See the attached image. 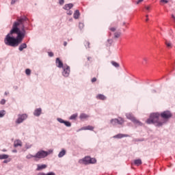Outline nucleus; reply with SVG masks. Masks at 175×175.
Segmentation results:
<instances>
[{"mask_svg":"<svg viewBox=\"0 0 175 175\" xmlns=\"http://www.w3.org/2000/svg\"><path fill=\"white\" fill-rule=\"evenodd\" d=\"M29 23V21L25 16L17 17L9 33L4 38L5 44L10 47H17L18 44L22 43L25 35H27L26 29H28L27 25H28Z\"/></svg>","mask_w":175,"mask_h":175,"instance_id":"f257e3e1","label":"nucleus"},{"mask_svg":"<svg viewBox=\"0 0 175 175\" xmlns=\"http://www.w3.org/2000/svg\"><path fill=\"white\" fill-rule=\"evenodd\" d=\"M173 117V113L169 110L159 113H151L150 118L146 120V124H154L156 126H163V124Z\"/></svg>","mask_w":175,"mask_h":175,"instance_id":"f03ea898","label":"nucleus"},{"mask_svg":"<svg viewBox=\"0 0 175 175\" xmlns=\"http://www.w3.org/2000/svg\"><path fill=\"white\" fill-rule=\"evenodd\" d=\"M53 152V150H49V151H45L43 150H39L36 154L35 158H37L38 159H43V158H46V157H49L50 154Z\"/></svg>","mask_w":175,"mask_h":175,"instance_id":"7ed1b4c3","label":"nucleus"},{"mask_svg":"<svg viewBox=\"0 0 175 175\" xmlns=\"http://www.w3.org/2000/svg\"><path fill=\"white\" fill-rule=\"evenodd\" d=\"M126 117L128 120H130V121H132L136 126H143V123L140 122L139 120H137L135 116H133V114L129 113H126Z\"/></svg>","mask_w":175,"mask_h":175,"instance_id":"20e7f679","label":"nucleus"},{"mask_svg":"<svg viewBox=\"0 0 175 175\" xmlns=\"http://www.w3.org/2000/svg\"><path fill=\"white\" fill-rule=\"evenodd\" d=\"M110 122L113 126H116V125H122L125 122V120H124V118L119 117L118 119H111Z\"/></svg>","mask_w":175,"mask_h":175,"instance_id":"39448f33","label":"nucleus"},{"mask_svg":"<svg viewBox=\"0 0 175 175\" xmlns=\"http://www.w3.org/2000/svg\"><path fill=\"white\" fill-rule=\"evenodd\" d=\"M62 69H63L62 76H64V77H69V75H70V66L64 64V66L62 67Z\"/></svg>","mask_w":175,"mask_h":175,"instance_id":"423d86ee","label":"nucleus"},{"mask_svg":"<svg viewBox=\"0 0 175 175\" xmlns=\"http://www.w3.org/2000/svg\"><path fill=\"white\" fill-rule=\"evenodd\" d=\"M28 118V116L26 113L18 114V118L16 120V124H21L25 121V119Z\"/></svg>","mask_w":175,"mask_h":175,"instance_id":"0eeeda50","label":"nucleus"},{"mask_svg":"<svg viewBox=\"0 0 175 175\" xmlns=\"http://www.w3.org/2000/svg\"><path fill=\"white\" fill-rule=\"evenodd\" d=\"M57 120L58 121V122H60V124H64V125L66 126H68V127H70L72 126V123H70V122L69 121H66V120H64L62 118H58L57 119Z\"/></svg>","mask_w":175,"mask_h":175,"instance_id":"6e6552de","label":"nucleus"},{"mask_svg":"<svg viewBox=\"0 0 175 175\" xmlns=\"http://www.w3.org/2000/svg\"><path fill=\"white\" fill-rule=\"evenodd\" d=\"M55 65L57 68H59L60 69L65 66V65H64V63L62 62V60L59 59V57L56 58Z\"/></svg>","mask_w":175,"mask_h":175,"instance_id":"1a4fd4ad","label":"nucleus"},{"mask_svg":"<svg viewBox=\"0 0 175 175\" xmlns=\"http://www.w3.org/2000/svg\"><path fill=\"white\" fill-rule=\"evenodd\" d=\"M90 157H85L83 159L79 160V163H83L84 165H90Z\"/></svg>","mask_w":175,"mask_h":175,"instance_id":"9d476101","label":"nucleus"},{"mask_svg":"<svg viewBox=\"0 0 175 175\" xmlns=\"http://www.w3.org/2000/svg\"><path fill=\"white\" fill-rule=\"evenodd\" d=\"M113 137V139H122V137H129V135L119 133L118 135H114Z\"/></svg>","mask_w":175,"mask_h":175,"instance_id":"9b49d317","label":"nucleus"},{"mask_svg":"<svg viewBox=\"0 0 175 175\" xmlns=\"http://www.w3.org/2000/svg\"><path fill=\"white\" fill-rule=\"evenodd\" d=\"M40 114H42V108H38L34 110L33 116H35V117H39Z\"/></svg>","mask_w":175,"mask_h":175,"instance_id":"f8f14e48","label":"nucleus"},{"mask_svg":"<svg viewBox=\"0 0 175 175\" xmlns=\"http://www.w3.org/2000/svg\"><path fill=\"white\" fill-rule=\"evenodd\" d=\"M73 6H74L73 3L65 4L64 6L63 7V9L64 10H70V9L73 8Z\"/></svg>","mask_w":175,"mask_h":175,"instance_id":"ddd939ff","label":"nucleus"},{"mask_svg":"<svg viewBox=\"0 0 175 175\" xmlns=\"http://www.w3.org/2000/svg\"><path fill=\"white\" fill-rule=\"evenodd\" d=\"M46 167H47V165L46 164L38 165L36 170L40 172V170H43V169H46Z\"/></svg>","mask_w":175,"mask_h":175,"instance_id":"4468645a","label":"nucleus"},{"mask_svg":"<svg viewBox=\"0 0 175 175\" xmlns=\"http://www.w3.org/2000/svg\"><path fill=\"white\" fill-rule=\"evenodd\" d=\"M23 146V142L20 139H17L14 142V147H21Z\"/></svg>","mask_w":175,"mask_h":175,"instance_id":"2eb2a0df","label":"nucleus"},{"mask_svg":"<svg viewBox=\"0 0 175 175\" xmlns=\"http://www.w3.org/2000/svg\"><path fill=\"white\" fill-rule=\"evenodd\" d=\"M81 131H94V126H84L81 129Z\"/></svg>","mask_w":175,"mask_h":175,"instance_id":"dca6fc26","label":"nucleus"},{"mask_svg":"<svg viewBox=\"0 0 175 175\" xmlns=\"http://www.w3.org/2000/svg\"><path fill=\"white\" fill-rule=\"evenodd\" d=\"M73 17L75 20H77V18H79V17H80V11L79 10H77L75 11Z\"/></svg>","mask_w":175,"mask_h":175,"instance_id":"f3484780","label":"nucleus"},{"mask_svg":"<svg viewBox=\"0 0 175 175\" xmlns=\"http://www.w3.org/2000/svg\"><path fill=\"white\" fill-rule=\"evenodd\" d=\"M27 44L24 42L19 46L18 50L19 51H23V50H24L25 49H27Z\"/></svg>","mask_w":175,"mask_h":175,"instance_id":"a211bd4d","label":"nucleus"},{"mask_svg":"<svg viewBox=\"0 0 175 175\" xmlns=\"http://www.w3.org/2000/svg\"><path fill=\"white\" fill-rule=\"evenodd\" d=\"M66 155V150L65 149H62L61 152L58 154V158H62V157Z\"/></svg>","mask_w":175,"mask_h":175,"instance_id":"6ab92c4d","label":"nucleus"},{"mask_svg":"<svg viewBox=\"0 0 175 175\" xmlns=\"http://www.w3.org/2000/svg\"><path fill=\"white\" fill-rule=\"evenodd\" d=\"M96 98L100 99V100H106V96L103 94H98Z\"/></svg>","mask_w":175,"mask_h":175,"instance_id":"aec40b11","label":"nucleus"},{"mask_svg":"<svg viewBox=\"0 0 175 175\" xmlns=\"http://www.w3.org/2000/svg\"><path fill=\"white\" fill-rule=\"evenodd\" d=\"M134 163L137 165V166H140V165H142V159H138L134 161Z\"/></svg>","mask_w":175,"mask_h":175,"instance_id":"412c9836","label":"nucleus"},{"mask_svg":"<svg viewBox=\"0 0 175 175\" xmlns=\"http://www.w3.org/2000/svg\"><path fill=\"white\" fill-rule=\"evenodd\" d=\"M79 118L81 120H85V118H88V115L85 114V113H81L79 116Z\"/></svg>","mask_w":175,"mask_h":175,"instance_id":"4be33fe9","label":"nucleus"},{"mask_svg":"<svg viewBox=\"0 0 175 175\" xmlns=\"http://www.w3.org/2000/svg\"><path fill=\"white\" fill-rule=\"evenodd\" d=\"M111 65L114 66L115 68H120V64L114 61L111 62Z\"/></svg>","mask_w":175,"mask_h":175,"instance_id":"5701e85b","label":"nucleus"},{"mask_svg":"<svg viewBox=\"0 0 175 175\" xmlns=\"http://www.w3.org/2000/svg\"><path fill=\"white\" fill-rule=\"evenodd\" d=\"M5 114H6V111L1 110L0 111V118H3V117H5Z\"/></svg>","mask_w":175,"mask_h":175,"instance_id":"b1692460","label":"nucleus"},{"mask_svg":"<svg viewBox=\"0 0 175 175\" xmlns=\"http://www.w3.org/2000/svg\"><path fill=\"white\" fill-rule=\"evenodd\" d=\"M144 138H134L133 139V142H144Z\"/></svg>","mask_w":175,"mask_h":175,"instance_id":"393cba45","label":"nucleus"},{"mask_svg":"<svg viewBox=\"0 0 175 175\" xmlns=\"http://www.w3.org/2000/svg\"><path fill=\"white\" fill-rule=\"evenodd\" d=\"M9 155L8 154H0V159H8Z\"/></svg>","mask_w":175,"mask_h":175,"instance_id":"a878e982","label":"nucleus"},{"mask_svg":"<svg viewBox=\"0 0 175 175\" xmlns=\"http://www.w3.org/2000/svg\"><path fill=\"white\" fill-rule=\"evenodd\" d=\"M77 118V113H74L70 117V120H76Z\"/></svg>","mask_w":175,"mask_h":175,"instance_id":"bb28decb","label":"nucleus"},{"mask_svg":"<svg viewBox=\"0 0 175 175\" xmlns=\"http://www.w3.org/2000/svg\"><path fill=\"white\" fill-rule=\"evenodd\" d=\"M91 163H96V159L90 157V164Z\"/></svg>","mask_w":175,"mask_h":175,"instance_id":"cd10ccee","label":"nucleus"},{"mask_svg":"<svg viewBox=\"0 0 175 175\" xmlns=\"http://www.w3.org/2000/svg\"><path fill=\"white\" fill-rule=\"evenodd\" d=\"M25 73H26V75H27V76H29V75H31V69L27 68L25 70Z\"/></svg>","mask_w":175,"mask_h":175,"instance_id":"c85d7f7f","label":"nucleus"},{"mask_svg":"<svg viewBox=\"0 0 175 175\" xmlns=\"http://www.w3.org/2000/svg\"><path fill=\"white\" fill-rule=\"evenodd\" d=\"M27 159H31V158H35V155H32L31 154H27L26 157Z\"/></svg>","mask_w":175,"mask_h":175,"instance_id":"c756f323","label":"nucleus"},{"mask_svg":"<svg viewBox=\"0 0 175 175\" xmlns=\"http://www.w3.org/2000/svg\"><path fill=\"white\" fill-rule=\"evenodd\" d=\"M79 29H83V28H84V23H79Z\"/></svg>","mask_w":175,"mask_h":175,"instance_id":"7c9ffc66","label":"nucleus"},{"mask_svg":"<svg viewBox=\"0 0 175 175\" xmlns=\"http://www.w3.org/2000/svg\"><path fill=\"white\" fill-rule=\"evenodd\" d=\"M115 38H118L119 36H121V33L120 32H116L114 33Z\"/></svg>","mask_w":175,"mask_h":175,"instance_id":"2f4dec72","label":"nucleus"},{"mask_svg":"<svg viewBox=\"0 0 175 175\" xmlns=\"http://www.w3.org/2000/svg\"><path fill=\"white\" fill-rule=\"evenodd\" d=\"M67 14L68 16H72V14H73V12L70 10H69L68 12H67Z\"/></svg>","mask_w":175,"mask_h":175,"instance_id":"473e14b6","label":"nucleus"},{"mask_svg":"<svg viewBox=\"0 0 175 175\" xmlns=\"http://www.w3.org/2000/svg\"><path fill=\"white\" fill-rule=\"evenodd\" d=\"M165 44L167 47H172V43L167 42V41H165Z\"/></svg>","mask_w":175,"mask_h":175,"instance_id":"72a5a7b5","label":"nucleus"},{"mask_svg":"<svg viewBox=\"0 0 175 175\" xmlns=\"http://www.w3.org/2000/svg\"><path fill=\"white\" fill-rule=\"evenodd\" d=\"M59 5H62L65 3V0H59Z\"/></svg>","mask_w":175,"mask_h":175,"instance_id":"f704fd0d","label":"nucleus"},{"mask_svg":"<svg viewBox=\"0 0 175 175\" xmlns=\"http://www.w3.org/2000/svg\"><path fill=\"white\" fill-rule=\"evenodd\" d=\"M1 105H5V103H6V100L5 99H1V100L0 101Z\"/></svg>","mask_w":175,"mask_h":175,"instance_id":"c9c22d12","label":"nucleus"},{"mask_svg":"<svg viewBox=\"0 0 175 175\" xmlns=\"http://www.w3.org/2000/svg\"><path fill=\"white\" fill-rule=\"evenodd\" d=\"M18 0H12L11 1V5H14Z\"/></svg>","mask_w":175,"mask_h":175,"instance_id":"e433bc0d","label":"nucleus"},{"mask_svg":"<svg viewBox=\"0 0 175 175\" xmlns=\"http://www.w3.org/2000/svg\"><path fill=\"white\" fill-rule=\"evenodd\" d=\"M49 57H54V53L53 52L48 53Z\"/></svg>","mask_w":175,"mask_h":175,"instance_id":"4c0bfd02","label":"nucleus"},{"mask_svg":"<svg viewBox=\"0 0 175 175\" xmlns=\"http://www.w3.org/2000/svg\"><path fill=\"white\" fill-rule=\"evenodd\" d=\"M46 175H55V173L51 172L46 174Z\"/></svg>","mask_w":175,"mask_h":175,"instance_id":"58836bf2","label":"nucleus"},{"mask_svg":"<svg viewBox=\"0 0 175 175\" xmlns=\"http://www.w3.org/2000/svg\"><path fill=\"white\" fill-rule=\"evenodd\" d=\"M108 43H109V46H111V44L113 43V40H108Z\"/></svg>","mask_w":175,"mask_h":175,"instance_id":"ea45409f","label":"nucleus"},{"mask_svg":"<svg viewBox=\"0 0 175 175\" xmlns=\"http://www.w3.org/2000/svg\"><path fill=\"white\" fill-rule=\"evenodd\" d=\"M85 43H86V44H85V47H87L88 46V49H90V42H86Z\"/></svg>","mask_w":175,"mask_h":175,"instance_id":"a19ab883","label":"nucleus"},{"mask_svg":"<svg viewBox=\"0 0 175 175\" xmlns=\"http://www.w3.org/2000/svg\"><path fill=\"white\" fill-rule=\"evenodd\" d=\"M161 2H163L164 3H167L169 1L167 0H161Z\"/></svg>","mask_w":175,"mask_h":175,"instance_id":"79ce46f5","label":"nucleus"},{"mask_svg":"<svg viewBox=\"0 0 175 175\" xmlns=\"http://www.w3.org/2000/svg\"><path fill=\"white\" fill-rule=\"evenodd\" d=\"M110 31H111L112 32H114L116 31V27H111L110 29Z\"/></svg>","mask_w":175,"mask_h":175,"instance_id":"37998d69","label":"nucleus"},{"mask_svg":"<svg viewBox=\"0 0 175 175\" xmlns=\"http://www.w3.org/2000/svg\"><path fill=\"white\" fill-rule=\"evenodd\" d=\"M95 81H96V78L94 77V78L92 79V83H95Z\"/></svg>","mask_w":175,"mask_h":175,"instance_id":"c03bdc74","label":"nucleus"},{"mask_svg":"<svg viewBox=\"0 0 175 175\" xmlns=\"http://www.w3.org/2000/svg\"><path fill=\"white\" fill-rule=\"evenodd\" d=\"M38 175H46V174L44 172H39Z\"/></svg>","mask_w":175,"mask_h":175,"instance_id":"a18cd8bd","label":"nucleus"},{"mask_svg":"<svg viewBox=\"0 0 175 175\" xmlns=\"http://www.w3.org/2000/svg\"><path fill=\"white\" fill-rule=\"evenodd\" d=\"M144 0H138V1L137 2V4L139 5V3H140V2H143Z\"/></svg>","mask_w":175,"mask_h":175,"instance_id":"49530a36","label":"nucleus"},{"mask_svg":"<svg viewBox=\"0 0 175 175\" xmlns=\"http://www.w3.org/2000/svg\"><path fill=\"white\" fill-rule=\"evenodd\" d=\"M68 45V42H66V41L64 42V46H66Z\"/></svg>","mask_w":175,"mask_h":175,"instance_id":"de8ad7c7","label":"nucleus"},{"mask_svg":"<svg viewBox=\"0 0 175 175\" xmlns=\"http://www.w3.org/2000/svg\"><path fill=\"white\" fill-rule=\"evenodd\" d=\"M172 18H173V20H174V23H175V16H174V14H172Z\"/></svg>","mask_w":175,"mask_h":175,"instance_id":"09e8293b","label":"nucleus"},{"mask_svg":"<svg viewBox=\"0 0 175 175\" xmlns=\"http://www.w3.org/2000/svg\"><path fill=\"white\" fill-rule=\"evenodd\" d=\"M8 162H10V161H8V160H4L3 161V163H8Z\"/></svg>","mask_w":175,"mask_h":175,"instance_id":"8fccbe9b","label":"nucleus"},{"mask_svg":"<svg viewBox=\"0 0 175 175\" xmlns=\"http://www.w3.org/2000/svg\"><path fill=\"white\" fill-rule=\"evenodd\" d=\"M146 10H150V6L146 7Z\"/></svg>","mask_w":175,"mask_h":175,"instance_id":"3c124183","label":"nucleus"},{"mask_svg":"<svg viewBox=\"0 0 175 175\" xmlns=\"http://www.w3.org/2000/svg\"><path fill=\"white\" fill-rule=\"evenodd\" d=\"M14 90H18V86H14Z\"/></svg>","mask_w":175,"mask_h":175,"instance_id":"603ef678","label":"nucleus"},{"mask_svg":"<svg viewBox=\"0 0 175 175\" xmlns=\"http://www.w3.org/2000/svg\"><path fill=\"white\" fill-rule=\"evenodd\" d=\"M146 21H148V15H146Z\"/></svg>","mask_w":175,"mask_h":175,"instance_id":"864d4df0","label":"nucleus"},{"mask_svg":"<svg viewBox=\"0 0 175 175\" xmlns=\"http://www.w3.org/2000/svg\"><path fill=\"white\" fill-rule=\"evenodd\" d=\"M2 151L3 152H6V149H3Z\"/></svg>","mask_w":175,"mask_h":175,"instance_id":"5fc2aeb1","label":"nucleus"},{"mask_svg":"<svg viewBox=\"0 0 175 175\" xmlns=\"http://www.w3.org/2000/svg\"><path fill=\"white\" fill-rule=\"evenodd\" d=\"M90 59H91V57H88V61H90Z\"/></svg>","mask_w":175,"mask_h":175,"instance_id":"6e6d98bb","label":"nucleus"},{"mask_svg":"<svg viewBox=\"0 0 175 175\" xmlns=\"http://www.w3.org/2000/svg\"><path fill=\"white\" fill-rule=\"evenodd\" d=\"M8 94H9V92H5V95H8Z\"/></svg>","mask_w":175,"mask_h":175,"instance_id":"4d7b16f0","label":"nucleus"},{"mask_svg":"<svg viewBox=\"0 0 175 175\" xmlns=\"http://www.w3.org/2000/svg\"><path fill=\"white\" fill-rule=\"evenodd\" d=\"M144 61L146 62L147 61V58H144Z\"/></svg>","mask_w":175,"mask_h":175,"instance_id":"13d9d810","label":"nucleus"},{"mask_svg":"<svg viewBox=\"0 0 175 175\" xmlns=\"http://www.w3.org/2000/svg\"><path fill=\"white\" fill-rule=\"evenodd\" d=\"M14 152H17V150H13Z\"/></svg>","mask_w":175,"mask_h":175,"instance_id":"bf43d9fd","label":"nucleus"},{"mask_svg":"<svg viewBox=\"0 0 175 175\" xmlns=\"http://www.w3.org/2000/svg\"><path fill=\"white\" fill-rule=\"evenodd\" d=\"M125 24H126L125 22H124V23H123V25H125Z\"/></svg>","mask_w":175,"mask_h":175,"instance_id":"052dcab7","label":"nucleus"},{"mask_svg":"<svg viewBox=\"0 0 175 175\" xmlns=\"http://www.w3.org/2000/svg\"><path fill=\"white\" fill-rule=\"evenodd\" d=\"M27 148H31V147H27Z\"/></svg>","mask_w":175,"mask_h":175,"instance_id":"680f3d73","label":"nucleus"}]
</instances>
